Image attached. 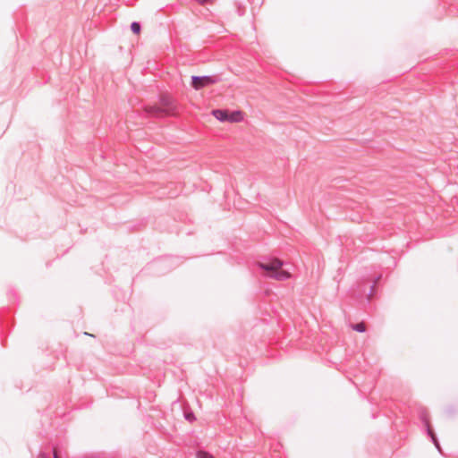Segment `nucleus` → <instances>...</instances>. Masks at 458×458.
Segmentation results:
<instances>
[{
  "instance_id": "1",
  "label": "nucleus",
  "mask_w": 458,
  "mask_h": 458,
  "mask_svg": "<svg viewBox=\"0 0 458 458\" xmlns=\"http://www.w3.org/2000/svg\"><path fill=\"white\" fill-rule=\"evenodd\" d=\"M259 267L268 273V276L277 280L283 281L291 277V274L284 270L283 261L279 259H273L267 263H259Z\"/></svg>"
},
{
  "instance_id": "2",
  "label": "nucleus",
  "mask_w": 458,
  "mask_h": 458,
  "mask_svg": "<svg viewBox=\"0 0 458 458\" xmlns=\"http://www.w3.org/2000/svg\"><path fill=\"white\" fill-rule=\"evenodd\" d=\"M212 114L221 122L240 123L243 120V114L241 111L229 112L227 110H213Z\"/></svg>"
},
{
  "instance_id": "3",
  "label": "nucleus",
  "mask_w": 458,
  "mask_h": 458,
  "mask_svg": "<svg viewBox=\"0 0 458 458\" xmlns=\"http://www.w3.org/2000/svg\"><path fill=\"white\" fill-rule=\"evenodd\" d=\"M214 82L215 81L209 76H193L191 85L196 90H199L202 88L212 85Z\"/></svg>"
},
{
  "instance_id": "4",
  "label": "nucleus",
  "mask_w": 458,
  "mask_h": 458,
  "mask_svg": "<svg viewBox=\"0 0 458 458\" xmlns=\"http://www.w3.org/2000/svg\"><path fill=\"white\" fill-rule=\"evenodd\" d=\"M160 105L162 112H164L165 116L170 115L172 112L175 109V105L173 99L170 98H163L161 99Z\"/></svg>"
},
{
  "instance_id": "5",
  "label": "nucleus",
  "mask_w": 458,
  "mask_h": 458,
  "mask_svg": "<svg viewBox=\"0 0 458 458\" xmlns=\"http://www.w3.org/2000/svg\"><path fill=\"white\" fill-rule=\"evenodd\" d=\"M146 111L148 113L151 114L152 115H155L157 117L165 116L164 112H162L161 106H151L147 107Z\"/></svg>"
},
{
  "instance_id": "6",
  "label": "nucleus",
  "mask_w": 458,
  "mask_h": 458,
  "mask_svg": "<svg viewBox=\"0 0 458 458\" xmlns=\"http://www.w3.org/2000/svg\"><path fill=\"white\" fill-rule=\"evenodd\" d=\"M196 458H215V456L207 451L199 450L196 453Z\"/></svg>"
},
{
  "instance_id": "7",
  "label": "nucleus",
  "mask_w": 458,
  "mask_h": 458,
  "mask_svg": "<svg viewBox=\"0 0 458 458\" xmlns=\"http://www.w3.org/2000/svg\"><path fill=\"white\" fill-rule=\"evenodd\" d=\"M352 327L353 330H355L357 332L362 333V332L366 331V325L364 322H360V323L352 325Z\"/></svg>"
},
{
  "instance_id": "8",
  "label": "nucleus",
  "mask_w": 458,
  "mask_h": 458,
  "mask_svg": "<svg viewBox=\"0 0 458 458\" xmlns=\"http://www.w3.org/2000/svg\"><path fill=\"white\" fill-rule=\"evenodd\" d=\"M131 29L133 33L140 34V25L138 22H132L131 25Z\"/></svg>"
},
{
  "instance_id": "9",
  "label": "nucleus",
  "mask_w": 458,
  "mask_h": 458,
  "mask_svg": "<svg viewBox=\"0 0 458 458\" xmlns=\"http://www.w3.org/2000/svg\"><path fill=\"white\" fill-rule=\"evenodd\" d=\"M200 4H203L207 2H208L209 0H197Z\"/></svg>"
},
{
  "instance_id": "10",
  "label": "nucleus",
  "mask_w": 458,
  "mask_h": 458,
  "mask_svg": "<svg viewBox=\"0 0 458 458\" xmlns=\"http://www.w3.org/2000/svg\"><path fill=\"white\" fill-rule=\"evenodd\" d=\"M54 458H59L56 450H54Z\"/></svg>"
},
{
  "instance_id": "11",
  "label": "nucleus",
  "mask_w": 458,
  "mask_h": 458,
  "mask_svg": "<svg viewBox=\"0 0 458 458\" xmlns=\"http://www.w3.org/2000/svg\"><path fill=\"white\" fill-rule=\"evenodd\" d=\"M85 335H88L93 336V335L88 334V332H85Z\"/></svg>"
},
{
  "instance_id": "12",
  "label": "nucleus",
  "mask_w": 458,
  "mask_h": 458,
  "mask_svg": "<svg viewBox=\"0 0 458 458\" xmlns=\"http://www.w3.org/2000/svg\"><path fill=\"white\" fill-rule=\"evenodd\" d=\"M432 439L434 440V442L436 443V439H435V437L432 435Z\"/></svg>"
},
{
  "instance_id": "13",
  "label": "nucleus",
  "mask_w": 458,
  "mask_h": 458,
  "mask_svg": "<svg viewBox=\"0 0 458 458\" xmlns=\"http://www.w3.org/2000/svg\"><path fill=\"white\" fill-rule=\"evenodd\" d=\"M41 458H46V457L44 455H42Z\"/></svg>"
}]
</instances>
